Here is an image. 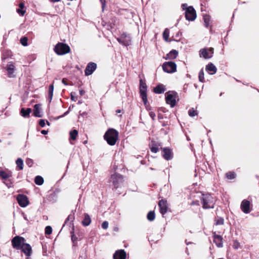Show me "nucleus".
<instances>
[{"label":"nucleus","mask_w":259,"mask_h":259,"mask_svg":"<svg viewBox=\"0 0 259 259\" xmlns=\"http://www.w3.org/2000/svg\"><path fill=\"white\" fill-rule=\"evenodd\" d=\"M53 91H54V85H53V84H52L49 86V98L50 102L51 101L52 98H53Z\"/></svg>","instance_id":"nucleus-29"},{"label":"nucleus","mask_w":259,"mask_h":259,"mask_svg":"<svg viewBox=\"0 0 259 259\" xmlns=\"http://www.w3.org/2000/svg\"><path fill=\"white\" fill-rule=\"evenodd\" d=\"M75 95H76V94L74 92L71 93L70 96H71V99L72 101H76Z\"/></svg>","instance_id":"nucleus-45"},{"label":"nucleus","mask_w":259,"mask_h":259,"mask_svg":"<svg viewBox=\"0 0 259 259\" xmlns=\"http://www.w3.org/2000/svg\"><path fill=\"white\" fill-rule=\"evenodd\" d=\"M162 156L166 160H170L172 157V152L168 148H164L163 150Z\"/></svg>","instance_id":"nucleus-17"},{"label":"nucleus","mask_w":259,"mask_h":259,"mask_svg":"<svg viewBox=\"0 0 259 259\" xmlns=\"http://www.w3.org/2000/svg\"><path fill=\"white\" fill-rule=\"evenodd\" d=\"M222 237L218 235H217L215 233H214L213 235V241L219 247L223 246Z\"/></svg>","instance_id":"nucleus-18"},{"label":"nucleus","mask_w":259,"mask_h":259,"mask_svg":"<svg viewBox=\"0 0 259 259\" xmlns=\"http://www.w3.org/2000/svg\"><path fill=\"white\" fill-rule=\"evenodd\" d=\"M202 203L204 209L213 208L215 203L214 198L209 194H203Z\"/></svg>","instance_id":"nucleus-2"},{"label":"nucleus","mask_w":259,"mask_h":259,"mask_svg":"<svg viewBox=\"0 0 259 259\" xmlns=\"http://www.w3.org/2000/svg\"><path fill=\"white\" fill-rule=\"evenodd\" d=\"M192 204H197V205H198V204H199V203H198V202H197V203L193 202V203H192Z\"/></svg>","instance_id":"nucleus-57"},{"label":"nucleus","mask_w":259,"mask_h":259,"mask_svg":"<svg viewBox=\"0 0 259 259\" xmlns=\"http://www.w3.org/2000/svg\"><path fill=\"white\" fill-rule=\"evenodd\" d=\"M26 163L27 164V165L29 166H31L32 163H33V161L31 159H28L26 160Z\"/></svg>","instance_id":"nucleus-50"},{"label":"nucleus","mask_w":259,"mask_h":259,"mask_svg":"<svg viewBox=\"0 0 259 259\" xmlns=\"http://www.w3.org/2000/svg\"><path fill=\"white\" fill-rule=\"evenodd\" d=\"M204 74L202 69H201L199 73V80L202 82H204Z\"/></svg>","instance_id":"nucleus-36"},{"label":"nucleus","mask_w":259,"mask_h":259,"mask_svg":"<svg viewBox=\"0 0 259 259\" xmlns=\"http://www.w3.org/2000/svg\"><path fill=\"white\" fill-rule=\"evenodd\" d=\"M24 4L23 3H21L19 4V8L17 10V12L20 15L23 16L25 13L26 11L24 10Z\"/></svg>","instance_id":"nucleus-24"},{"label":"nucleus","mask_w":259,"mask_h":259,"mask_svg":"<svg viewBox=\"0 0 259 259\" xmlns=\"http://www.w3.org/2000/svg\"><path fill=\"white\" fill-rule=\"evenodd\" d=\"M110 182L113 183L114 187L117 188L122 183L123 178L119 174H114L111 176Z\"/></svg>","instance_id":"nucleus-8"},{"label":"nucleus","mask_w":259,"mask_h":259,"mask_svg":"<svg viewBox=\"0 0 259 259\" xmlns=\"http://www.w3.org/2000/svg\"><path fill=\"white\" fill-rule=\"evenodd\" d=\"M117 40L118 42L121 44H123L124 45H128V42L127 41L125 42L124 40H123V37L117 38Z\"/></svg>","instance_id":"nucleus-43"},{"label":"nucleus","mask_w":259,"mask_h":259,"mask_svg":"<svg viewBox=\"0 0 259 259\" xmlns=\"http://www.w3.org/2000/svg\"><path fill=\"white\" fill-rule=\"evenodd\" d=\"M100 2L102 4V10L104 11V8L106 6V2H105V0H100Z\"/></svg>","instance_id":"nucleus-47"},{"label":"nucleus","mask_w":259,"mask_h":259,"mask_svg":"<svg viewBox=\"0 0 259 259\" xmlns=\"http://www.w3.org/2000/svg\"><path fill=\"white\" fill-rule=\"evenodd\" d=\"M140 95L145 105L147 103V85L142 79L140 80Z\"/></svg>","instance_id":"nucleus-7"},{"label":"nucleus","mask_w":259,"mask_h":259,"mask_svg":"<svg viewBox=\"0 0 259 259\" xmlns=\"http://www.w3.org/2000/svg\"><path fill=\"white\" fill-rule=\"evenodd\" d=\"M155 212L153 211H150L147 214V219L150 221H152L155 219Z\"/></svg>","instance_id":"nucleus-33"},{"label":"nucleus","mask_w":259,"mask_h":259,"mask_svg":"<svg viewBox=\"0 0 259 259\" xmlns=\"http://www.w3.org/2000/svg\"><path fill=\"white\" fill-rule=\"evenodd\" d=\"M162 68L165 72L174 73L177 70V65L173 62H166L163 64Z\"/></svg>","instance_id":"nucleus-6"},{"label":"nucleus","mask_w":259,"mask_h":259,"mask_svg":"<svg viewBox=\"0 0 259 259\" xmlns=\"http://www.w3.org/2000/svg\"><path fill=\"white\" fill-rule=\"evenodd\" d=\"M40 106L39 104H36L34 106L33 114L36 117H40L41 115L39 111Z\"/></svg>","instance_id":"nucleus-26"},{"label":"nucleus","mask_w":259,"mask_h":259,"mask_svg":"<svg viewBox=\"0 0 259 259\" xmlns=\"http://www.w3.org/2000/svg\"><path fill=\"white\" fill-rule=\"evenodd\" d=\"M17 200L19 204L22 207H26L28 204V198L25 195L19 194Z\"/></svg>","instance_id":"nucleus-13"},{"label":"nucleus","mask_w":259,"mask_h":259,"mask_svg":"<svg viewBox=\"0 0 259 259\" xmlns=\"http://www.w3.org/2000/svg\"><path fill=\"white\" fill-rule=\"evenodd\" d=\"M114 259H125L126 252L124 250H117L113 255Z\"/></svg>","instance_id":"nucleus-16"},{"label":"nucleus","mask_w":259,"mask_h":259,"mask_svg":"<svg viewBox=\"0 0 259 259\" xmlns=\"http://www.w3.org/2000/svg\"><path fill=\"white\" fill-rule=\"evenodd\" d=\"M12 55V52L10 51L9 50H6L4 52L3 55H2V59L5 60L8 57L11 56Z\"/></svg>","instance_id":"nucleus-32"},{"label":"nucleus","mask_w":259,"mask_h":259,"mask_svg":"<svg viewBox=\"0 0 259 259\" xmlns=\"http://www.w3.org/2000/svg\"><path fill=\"white\" fill-rule=\"evenodd\" d=\"M169 34V31L168 29L166 28L163 33V38L164 39V40L166 41H168Z\"/></svg>","instance_id":"nucleus-35"},{"label":"nucleus","mask_w":259,"mask_h":259,"mask_svg":"<svg viewBox=\"0 0 259 259\" xmlns=\"http://www.w3.org/2000/svg\"><path fill=\"white\" fill-rule=\"evenodd\" d=\"M24 219L25 220L28 221V219H27V217H26V216H24Z\"/></svg>","instance_id":"nucleus-58"},{"label":"nucleus","mask_w":259,"mask_h":259,"mask_svg":"<svg viewBox=\"0 0 259 259\" xmlns=\"http://www.w3.org/2000/svg\"><path fill=\"white\" fill-rule=\"evenodd\" d=\"M39 124L41 127H44L46 124L45 120L44 119L40 120Z\"/></svg>","instance_id":"nucleus-46"},{"label":"nucleus","mask_w":259,"mask_h":259,"mask_svg":"<svg viewBox=\"0 0 259 259\" xmlns=\"http://www.w3.org/2000/svg\"><path fill=\"white\" fill-rule=\"evenodd\" d=\"M11 176V172H6L4 171H0V177H1L3 179H6L9 178Z\"/></svg>","instance_id":"nucleus-27"},{"label":"nucleus","mask_w":259,"mask_h":259,"mask_svg":"<svg viewBox=\"0 0 259 259\" xmlns=\"http://www.w3.org/2000/svg\"><path fill=\"white\" fill-rule=\"evenodd\" d=\"M116 112L120 113V110H116Z\"/></svg>","instance_id":"nucleus-59"},{"label":"nucleus","mask_w":259,"mask_h":259,"mask_svg":"<svg viewBox=\"0 0 259 259\" xmlns=\"http://www.w3.org/2000/svg\"><path fill=\"white\" fill-rule=\"evenodd\" d=\"M48 131L46 130H42L41 131V133L43 135H46L48 134Z\"/></svg>","instance_id":"nucleus-53"},{"label":"nucleus","mask_w":259,"mask_h":259,"mask_svg":"<svg viewBox=\"0 0 259 259\" xmlns=\"http://www.w3.org/2000/svg\"><path fill=\"white\" fill-rule=\"evenodd\" d=\"M118 133L113 128L108 130L104 136L107 143L111 146L114 145L118 139Z\"/></svg>","instance_id":"nucleus-1"},{"label":"nucleus","mask_w":259,"mask_h":259,"mask_svg":"<svg viewBox=\"0 0 259 259\" xmlns=\"http://www.w3.org/2000/svg\"><path fill=\"white\" fill-rule=\"evenodd\" d=\"M17 167H18L20 170H22L23 168V160L22 158H19L16 161Z\"/></svg>","instance_id":"nucleus-28"},{"label":"nucleus","mask_w":259,"mask_h":259,"mask_svg":"<svg viewBox=\"0 0 259 259\" xmlns=\"http://www.w3.org/2000/svg\"><path fill=\"white\" fill-rule=\"evenodd\" d=\"M158 205L160 208V212L162 214L164 215L167 210V204L166 200H161L159 201Z\"/></svg>","instance_id":"nucleus-15"},{"label":"nucleus","mask_w":259,"mask_h":259,"mask_svg":"<svg viewBox=\"0 0 259 259\" xmlns=\"http://www.w3.org/2000/svg\"><path fill=\"white\" fill-rule=\"evenodd\" d=\"M52 233V228L51 226H47L45 228V233L47 235H50Z\"/></svg>","instance_id":"nucleus-40"},{"label":"nucleus","mask_w":259,"mask_h":259,"mask_svg":"<svg viewBox=\"0 0 259 259\" xmlns=\"http://www.w3.org/2000/svg\"><path fill=\"white\" fill-rule=\"evenodd\" d=\"M189 7H188V5L187 4H184L182 5V9L184 10H187V8H188Z\"/></svg>","instance_id":"nucleus-51"},{"label":"nucleus","mask_w":259,"mask_h":259,"mask_svg":"<svg viewBox=\"0 0 259 259\" xmlns=\"http://www.w3.org/2000/svg\"><path fill=\"white\" fill-rule=\"evenodd\" d=\"M79 94L81 96L83 95L84 94V91L82 90L79 91Z\"/></svg>","instance_id":"nucleus-55"},{"label":"nucleus","mask_w":259,"mask_h":259,"mask_svg":"<svg viewBox=\"0 0 259 259\" xmlns=\"http://www.w3.org/2000/svg\"><path fill=\"white\" fill-rule=\"evenodd\" d=\"M203 20L204 22V25L206 27H208L209 25L210 17L208 15H205L203 16Z\"/></svg>","instance_id":"nucleus-34"},{"label":"nucleus","mask_w":259,"mask_h":259,"mask_svg":"<svg viewBox=\"0 0 259 259\" xmlns=\"http://www.w3.org/2000/svg\"><path fill=\"white\" fill-rule=\"evenodd\" d=\"M206 69L208 71V72H210V74H214L216 71H217V68L215 67V66L212 63H209L208 64L206 67Z\"/></svg>","instance_id":"nucleus-21"},{"label":"nucleus","mask_w":259,"mask_h":259,"mask_svg":"<svg viewBox=\"0 0 259 259\" xmlns=\"http://www.w3.org/2000/svg\"><path fill=\"white\" fill-rule=\"evenodd\" d=\"M5 184L7 186L8 188H11L12 187L11 183H5Z\"/></svg>","instance_id":"nucleus-56"},{"label":"nucleus","mask_w":259,"mask_h":259,"mask_svg":"<svg viewBox=\"0 0 259 259\" xmlns=\"http://www.w3.org/2000/svg\"><path fill=\"white\" fill-rule=\"evenodd\" d=\"M178 55V52L175 50H173L166 55L165 59H174L177 58Z\"/></svg>","instance_id":"nucleus-19"},{"label":"nucleus","mask_w":259,"mask_h":259,"mask_svg":"<svg viewBox=\"0 0 259 259\" xmlns=\"http://www.w3.org/2000/svg\"><path fill=\"white\" fill-rule=\"evenodd\" d=\"M240 208L244 213H249L252 209L250 202L246 199L243 200L241 203Z\"/></svg>","instance_id":"nucleus-11"},{"label":"nucleus","mask_w":259,"mask_h":259,"mask_svg":"<svg viewBox=\"0 0 259 259\" xmlns=\"http://www.w3.org/2000/svg\"><path fill=\"white\" fill-rule=\"evenodd\" d=\"M165 91V89L163 84H159L154 89V92L156 94H161Z\"/></svg>","instance_id":"nucleus-22"},{"label":"nucleus","mask_w":259,"mask_h":259,"mask_svg":"<svg viewBox=\"0 0 259 259\" xmlns=\"http://www.w3.org/2000/svg\"><path fill=\"white\" fill-rule=\"evenodd\" d=\"M224 224V219L222 218H219L215 223L216 225H223Z\"/></svg>","instance_id":"nucleus-42"},{"label":"nucleus","mask_w":259,"mask_h":259,"mask_svg":"<svg viewBox=\"0 0 259 259\" xmlns=\"http://www.w3.org/2000/svg\"><path fill=\"white\" fill-rule=\"evenodd\" d=\"M25 243V239L19 236L14 237L12 240V244L13 248L16 249H20L23 244Z\"/></svg>","instance_id":"nucleus-5"},{"label":"nucleus","mask_w":259,"mask_h":259,"mask_svg":"<svg viewBox=\"0 0 259 259\" xmlns=\"http://www.w3.org/2000/svg\"><path fill=\"white\" fill-rule=\"evenodd\" d=\"M54 50L58 55H63L70 52V48L68 45L62 42H58L55 47Z\"/></svg>","instance_id":"nucleus-3"},{"label":"nucleus","mask_w":259,"mask_h":259,"mask_svg":"<svg viewBox=\"0 0 259 259\" xmlns=\"http://www.w3.org/2000/svg\"><path fill=\"white\" fill-rule=\"evenodd\" d=\"M151 150L153 153H156L158 151V148L156 147H152L151 148Z\"/></svg>","instance_id":"nucleus-49"},{"label":"nucleus","mask_w":259,"mask_h":259,"mask_svg":"<svg viewBox=\"0 0 259 259\" xmlns=\"http://www.w3.org/2000/svg\"><path fill=\"white\" fill-rule=\"evenodd\" d=\"M188 114L190 116L193 117L197 115L198 113L194 108H191L189 110Z\"/></svg>","instance_id":"nucleus-37"},{"label":"nucleus","mask_w":259,"mask_h":259,"mask_svg":"<svg viewBox=\"0 0 259 259\" xmlns=\"http://www.w3.org/2000/svg\"><path fill=\"white\" fill-rule=\"evenodd\" d=\"M27 41L28 38L26 37H23L20 39L21 44L23 46H27L28 45Z\"/></svg>","instance_id":"nucleus-38"},{"label":"nucleus","mask_w":259,"mask_h":259,"mask_svg":"<svg viewBox=\"0 0 259 259\" xmlns=\"http://www.w3.org/2000/svg\"><path fill=\"white\" fill-rule=\"evenodd\" d=\"M102 227L103 229H107L108 227V223L107 221H104L102 224Z\"/></svg>","instance_id":"nucleus-44"},{"label":"nucleus","mask_w":259,"mask_h":259,"mask_svg":"<svg viewBox=\"0 0 259 259\" xmlns=\"http://www.w3.org/2000/svg\"><path fill=\"white\" fill-rule=\"evenodd\" d=\"M159 118H162L161 116H158Z\"/></svg>","instance_id":"nucleus-61"},{"label":"nucleus","mask_w":259,"mask_h":259,"mask_svg":"<svg viewBox=\"0 0 259 259\" xmlns=\"http://www.w3.org/2000/svg\"><path fill=\"white\" fill-rule=\"evenodd\" d=\"M62 83H63L64 84H65V85H67L68 84H67V82L66 81V80H65V79L64 78H63V79H62Z\"/></svg>","instance_id":"nucleus-54"},{"label":"nucleus","mask_w":259,"mask_h":259,"mask_svg":"<svg viewBox=\"0 0 259 259\" xmlns=\"http://www.w3.org/2000/svg\"><path fill=\"white\" fill-rule=\"evenodd\" d=\"M97 65L95 63L91 62L88 64L85 69V74L86 75H90L93 73V72L96 69Z\"/></svg>","instance_id":"nucleus-14"},{"label":"nucleus","mask_w":259,"mask_h":259,"mask_svg":"<svg viewBox=\"0 0 259 259\" xmlns=\"http://www.w3.org/2000/svg\"><path fill=\"white\" fill-rule=\"evenodd\" d=\"M47 123L48 125H50V122L49 121H47Z\"/></svg>","instance_id":"nucleus-60"},{"label":"nucleus","mask_w":259,"mask_h":259,"mask_svg":"<svg viewBox=\"0 0 259 259\" xmlns=\"http://www.w3.org/2000/svg\"><path fill=\"white\" fill-rule=\"evenodd\" d=\"M31 112V109L30 108H27L25 109V108H22L20 111L21 115L24 117H27L29 116V114Z\"/></svg>","instance_id":"nucleus-25"},{"label":"nucleus","mask_w":259,"mask_h":259,"mask_svg":"<svg viewBox=\"0 0 259 259\" xmlns=\"http://www.w3.org/2000/svg\"><path fill=\"white\" fill-rule=\"evenodd\" d=\"M185 17L189 21H194L196 18V13L192 6H189L185 12Z\"/></svg>","instance_id":"nucleus-9"},{"label":"nucleus","mask_w":259,"mask_h":259,"mask_svg":"<svg viewBox=\"0 0 259 259\" xmlns=\"http://www.w3.org/2000/svg\"><path fill=\"white\" fill-rule=\"evenodd\" d=\"M213 54V49L212 48H204L200 50V56L205 59L211 58Z\"/></svg>","instance_id":"nucleus-10"},{"label":"nucleus","mask_w":259,"mask_h":259,"mask_svg":"<svg viewBox=\"0 0 259 259\" xmlns=\"http://www.w3.org/2000/svg\"><path fill=\"white\" fill-rule=\"evenodd\" d=\"M20 249L27 256V259H28V257L31 256L32 253L31 246L26 243L23 244Z\"/></svg>","instance_id":"nucleus-12"},{"label":"nucleus","mask_w":259,"mask_h":259,"mask_svg":"<svg viewBox=\"0 0 259 259\" xmlns=\"http://www.w3.org/2000/svg\"><path fill=\"white\" fill-rule=\"evenodd\" d=\"M226 177L228 179H233L235 178V174L234 172H229L226 174Z\"/></svg>","instance_id":"nucleus-39"},{"label":"nucleus","mask_w":259,"mask_h":259,"mask_svg":"<svg viewBox=\"0 0 259 259\" xmlns=\"http://www.w3.org/2000/svg\"><path fill=\"white\" fill-rule=\"evenodd\" d=\"M35 183L36 185H41L44 183V179L41 176H37L35 178Z\"/></svg>","instance_id":"nucleus-31"},{"label":"nucleus","mask_w":259,"mask_h":259,"mask_svg":"<svg viewBox=\"0 0 259 259\" xmlns=\"http://www.w3.org/2000/svg\"><path fill=\"white\" fill-rule=\"evenodd\" d=\"M15 69V66L14 64L10 62L9 64H8L7 66V71L9 74V76L11 77L13 76V73Z\"/></svg>","instance_id":"nucleus-20"},{"label":"nucleus","mask_w":259,"mask_h":259,"mask_svg":"<svg viewBox=\"0 0 259 259\" xmlns=\"http://www.w3.org/2000/svg\"><path fill=\"white\" fill-rule=\"evenodd\" d=\"M177 94L172 91H169L165 94V100L167 104L170 105L171 107H174L176 104Z\"/></svg>","instance_id":"nucleus-4"},{"label":"nucleus","mask_w":259,"mask_h":259,"mask_svg":"<svg viewBox=\"0 0 259 259\" xmlns=\"http://www.w3.org/2000/svg\"><path fill=\"white\" fill-rule=\"evenodd\" d=\"M91 222V220L90 215L87 213H85L84 219L82 222V225L84 226H88L90 224Z\"/></svg>","instance_id":"nucleus-23"},{"label":"nucleus","mask_w":259,"mask_h":259,"mask_svg":"<svg viewBox=\"0 0 259 259\" xmlns=\"http://www.w3.org/2000/svg\"><path fill=\"white\" fill-rule=\"evenodd\" d=\"M70 139L75 140L76 139V137L78 135V132L76 130H74L72 131H71L69 133Z\"/></svg>","instance_id":"nucleus-30"},{"label":"nucleus","mask_w":259,"mask_h":259,"mask_svg":"<svg viewBox=\"0 0 259 259\" xmlns=\"http://www.w3.org/2000/svg\"><path fill=\"white\" fill-rule=\"evenodd\" d=\"M149 115L152 118V119L154 120H155V117L156 116V115L155 113L153 111H150L149 112Z\"/></svg>","instance_id":"nucleus-48"},{"label":"nucleus","mask_w":259,"mask_h":259,"mask_svg":"<svg viewBox=\"0 0 259 259\" xmlns=\"http://www.w3.org/2000/svg\"><path fill=\"white\" fill-rule=\"evenodd\" d=\"M240 247V243L237 240H234L233 242V247L235 249H237Z\"/></svg>","instance_id":"nucleus-41"},{"label":"nucleus","mask_w":259,"mask_h":259,"mask_svg":"<svg viewBox=\"0 0 259 259\" xmlns=\"http://www.w3.org/2000/svg\"><path fill=\"white\" fill-rule=\"evenodd\" d=\"M68 113V111H66V112H65V113H64V114H63V115H61V116H59V117H57V119H59V118H61V117H64V116H65L66 115H67Z\"/></svg>","instance_id":"nucleus-52"}]
</instances>
